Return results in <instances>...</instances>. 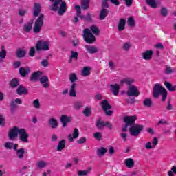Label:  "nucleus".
Here are the masks:
<instances>
[{
    "label": "nucleus",
    "instance_id": "nucleus-17",
    "mask_svg": "<svg viewBox=\"0 0 176 176\" xmlns=\"http://www.w3.org/2000/svg\"><path fill=\"white\" fill-rule=\"evenodd\" d=\"M142 56L144 60H146L147 61H149L150 60H152V56H153V50L145 51L142 54Z\"/></svg>",
    "mask_w": 176,
    "mask_h": 176
},
{
    "label": "nucleus",
    "instance_id": "nucleus-48",
    "mask_svg": "<svg viewBox=\"0 0 176 176\" xmlns=\"http://www.w3.org/2000/svg\"><path fill=\"white\" fill-rule=\"evenodd\" d=\"M176 72V69H173L171 67L167 66L164 70V73L167 75H170V74H173Z\"/></svg>",
    "mask_w": 176,
    "mask_h": 176
},
{
    "label": "nucleus",
    "instance_id": "nucleus-5",
    "mask_svg": "<svg viewBox=\"0 0 176 176\" xmlns=\"http://www.w3.org/2000/svg\"><path fill=\"white\" fill-rule=\"evenodd\" d=\"M136 120L137 116H135L124 117L123 121L126 124L122 128V131H127V129H129V127L134 126Z\"/></svg>",
    "mask_w": 176,
    "mask_h": 176
},
{
    "label": "nucleus",
    "instance_id": "nucleus-62",
    "mask_svg": "<svg viewBox=\"0 0 176 176\" xmlns=\"http://www.w3.org/2000/svg\"><path fill=\"white\" fill-rule=\"evenodd\" d=\"M157 126H160V124H162L163 126L166 125V124H168V123L167 122V121L166 120H160L157 123Z\"/></svg>",
    "mask_w": 176,
    "mask_h": 176
},
{
    "label": "nucleus",
    "instance_id": "nucleus-21",
    "mask_svg": "<svg viewBox=\"0 0 176 176\" xmlns=\"http://www.w3.org/2000/svg\"><path fill=\"white\" fill-rule=\"evenodd\" d=\"M110 87L114 96H118V94H119V89H120V86H119V85L118 84L111 85Z\"/></svg>",
    "mask_w": 176,
    "mask_h": 176
},
{
    "label": "nucleus",
    "instance_id": "nucleus-14",
    "mask_svg": "<svg viewBox=\"0 0 176 176\" xmlns=\"http://www.w3.org/2000/svg\"><path fill=\"white\" fill-rule=\"evenodd\" d=\"M40 83L43 85V87L44 89H47L50 87V85L49 84V77L47 76H43L40 77Z\"/></svg>",
    "mask_w": 176,
    "mask_h": 176
},
{
    "label": "nucleus",
    "instance_id": "nucleus-9",
    "mask_svg": "<svg viewBox=\"0 0 176 176\" xmlns=\"http://www.w3.org/2000/svg\"><path fill=\"white\" fill-rule=\"evenodd\" d=\"M23 104V100L21 98H16L14 100H12L10 104L11 115H14L16 111H17V105Z\"/></svg>",
    "mask_w": 176,
    "mask_h": 176
},
{
    "label": "nucleus",
    "instance_id": "nucleus-58",
    "mask_svg": "<svg viewBox=\"0 0 176 176\" xmlns=\"http://www.w3.org/2000/svg\"><path fill=\"white\" fill-rule=\"evenodd\" d=\"M29 56H30V57H34V56H35V47H32L30 48L29 52Z\"/></svg>",
    "mask_w": 176,
    "mask_h": 176
},
{
    "label": "nucleus",
    "instance_id": "nucleus-54",
    "mask_svg": "<svg viewBox=\"0 0 176 176\" xmlns=\"http://www.w3.org/2000/svg\"><path fill=\"white\" fill-rule=\"evenodd\" d=\"M4 148H6V149H12V148H13V142H6L4 144Z\"/></svg>",
    "mask_w": 176,
    "mask_h": 176
},
{
    "label": "nucleus",
    "instance_id": "nucleus-3",
    "mask_svg": "<svg viewBox=\"0 0 176 176\" xmlns=\"http://www.w3.org/2000/svg\"><path fill=\"white\" fill-rule=\"evenodd\" d=\"M50 2H54L50 6V10L53 12H57L59 16H63L67 12V3L63 0H50Z\"/></svg>",
    "mask_w": 176,
    "mask_h": 176
},
{
    "label": "nucleus",
    "instance_id": "nucleus-25",
    "mask_svg": "<svg viewBox=\"0 0 176 176\" xmlns=\"http://www.w3.org/2000/svg\"><path fill=\"white\" fill-rule=\"evenodd\" d=\"M76 83H72L70 89L69 91V94L70 97H76Z\"/></svg>",
    "mask_w": 176,
    "mask_h": 176
},
{
    "label": "nucleus",
    "instance_id": "nucleus-41",
    "mask_svg": "<svg viewBox=\"0 0 176 176\" xmlns=\"http://www.w3.org/2000/svg\"><path fill=\"white\" fill-rule=\"evenodd\" d=\"M90 171H91V168L89 167V168H88V170H78L77 175L87 176L90 173Z\"/></svg>",
    "mask_w": 176,
    "mask_h": 176
},
{
    "label": "nucleus",
    "instance_id": "nucleus-39",
    "mask_svg": "<svg viewBox=\"0 0 176 176\" xmlns=\"http://www.w3.org/2000/svg\"><path fill=\"white\" fill-rule=\"evenodd\" d=\"M82 76H89L90 75V67H85L81 72Z\"/></svg>",
    "mask_w": 176,
    "mask_h": 176
},
{
    "label": "nucleus",
    "instance_id": "nucleus-29",
    "mask_svg": "<svg viewBox=\"0 0 176 176\" xmlns=\"http://www.w3.org/2000/svg\"><path fill=\"white\" fill-rule=\"evenodd\" d=\"M90 8V0L81 1V9L82 10H87Z\"/></svg>",
    "mask_w": 176,
    "mask_h": 176
},
{
    "label": "nucleus",
    "instance_id": "nucleus-13",
    "mask_svg": "<svg viewBox=\"0 0 176 176\" xmlns=\"http://www.w3.org/2000/svg\"><path fill=\"white\" fill-rule=\"evenodd\" d=\"M43 74V72L41 71H37L33 73L30 78V82H38V80H40L41 76Z\"/></svg>",
    "mask_w": 176,
    "mask_h": 176
},
{
    "label": "nucleus",
    "instance_id": "nucleus-57",
    "mask_svg": "<svg viewBox=\"0 0 176 176\" xmlns=\"http://www.w3.org/2000/svg\"><path fill=\"white\" fill-rule=\"evenodd\" d=\"M75 9L76 10V14L78 17V16H80V14H82V10L80 9V6H75Z\"/></svg>",
    "mask_w": 176,
    "mask_h": 176
},
{
    "label": "nucleus",
    "instance_id": "nucleus-40",
    "mask_svg": "<svg viewBox=\"0 0 176 176\" xmlns=\"http://www.w3.org/2000/svg\"><path fill=\"white\" fill-rule=\"evenodd\" d=\"M47 162L43 160L38 161L36 164L37 168H45V167H47Z\"/></svg>",
    "mask_w": 176,
    "mask_h": 176
},
{
    "label": "nucleus",
    "instance_id": "nucleus-31",
    "mask_svg": "<svg viewBox=\"0 0 176 176\" xmlns=\"http://www.w3.org/2000/svg\"><path fill=\"white\" fill-rule=\"evenodd\" d=\"M27 54V51L22 49H18L16 52V56L18 58H23Z\"/></svg>",
    "mask_w": 176,
    "mask_h": 176
},
{
    "label": "nucleus",
    "instance_id": "nucleus-10",
    "mask_svg": "<svg viewBox=\"0 0 176 176\" xmlns=\"http://www.w3.org/2000/svg\"><path fill=\"white\" fill-rule=\"evenodd\" d=\"M36 49L38 52L41 50L47 51L49 50V43L47 41H38L36 44Z\"/></svg>",
    "mask_w": 176,
    "mask_h": 176
},
{
    "label": "nucleus",
    "instance_id": "nucleus-30",
    "mask_svg": "<svg viewBox=\"0 0 176 176\" xmlns=\"http://www.w3.org/2000/svg\"><path fill=\"white\" fill-rule=\"evenodd\" d=\"M101 107L103 109V111H108V109H111L112 107L111 105H109V103L108 102V100H102L100 102Z\"/></svg>",
    "mask_w": 176,
    "mask_h": 176
},
{
    "label": "nucleus",
    "instance_id": "nucleus-61",
    "mask_svg": "<svg viewBox=\"0 0 176 176\" xmlns=\"http://www.w3.org/2000/svg\"><path fill=\"white\" fill-rule=\"evenodd\" d=\"M86 138H80L78 140H77V144H79V145L85 144V142H86Z\"/></svg>",
    "mask_w": 176,
    "mask_h": 176
},
{
    "label": "nucleus",
    "instance_id": "nucleus-35",
    "mask_svg": "<svg viewBox=\"0 0 176 176\" xmlns=\"http://www.w3.org/2000/svg\"><path fill=\"white\" fill-rule=\"evenodd\" d=\"M96 126L99 130H104V127H105V122L98 120L96 122Z\"/></svg>",
    "mask_w": 176,
    "mask_h": 176
},
{
    "label": "nucleus",
    "instance_id": "nucleus-55",
    "mask_svg": "<svg viewBox=\"0 0 176 176\" xmlns=\"http://www.w3.org/2000/svg\"><path fill=\"white\" fill-rule=\"evenodd\" d=\"M161 14L164 16V17H166L168 15V10L166 8H162L161 9Z\"/></svg>",
    "mask_w": 176,
    "mask_h": 176
},
{
    "label": "nucleus",
    "instance_id": "nucleus-33",
    "mask_svg": "<svg viewBox=\"0 0 176 176\" xmlns=\"http://www.w3.org/2000/svg\"><path fill=\"white\" fill-rule=\"evenodd\" d=\"M146 2L148 6H151L153 9L157 8V0H146Z\"/></svg>",
    "mask_w": 176,
    "mask_h": 176
},
{
    "label": "nucleus",
    "instance_id": "nucleus-51",
    "mask_svg": "<svg viewBox=\"0 0 176 176\" xmlns=\"http://www.w3.org/2000/svg\"><path fill=\"white\" fill-rule=\"evenodd\" d=\"M127 131H122V133H120V137L122 140H123L124 142H126L127 141V137H129V135L126 133Z\"/></svg>",
    "mask_w": 176,
    "mask_h": 176
},
{
    "label": "nucleus",
    "instance_id": "nucleus-37",
    "mask_svg": "<svg viewBox=\"0 0 176 176\" xmlns=\"http://www.w3.org/2000/svg\"><path fill=\"white\" fill-rule=\"evenodd\" d=\"M31 30H32V22H28L25 23L23 26V31H25V32H30Z\"/></svg>",
    "mask_w": 176,
    "mask_h": 176
},
{
    "label": "nucleus",
    "instance_id": "nucleus-38",
    "mask_svg": "<svg viewBox=\"0 0 176 176\" xmlns=\"http://www.w3.org/2000/svg\"><path fill=\"white\" fill-rule=\"evenodd\" d=\"M19 85H20V82L17 78H13L10 82V85L11 86V87H12V89L17 87Z\"/></svg>",
    "mask_w": 176,
    "mask_h": 176
},
{
    "label": "nucleus",
    "instance_id": "nucleus-19",
    "mask_svg": "<svg viewBox=\"0 0 176 176\" xmlns=\"http://www.w3.org/2000/svg\"><path fill=\"white\" fill-rule=\"evenodd\" d=\"M48 124L51 129H58V121L56 118H50L48 120Z\"/></svg>",
    "mask_w": 176,
    "mask_h": 176
},
{
    "label": "nucleus",
    "instance_id": "nucleus-46",
    "mask_svg": "<svg viewBox=\"0 0 176 176\" xmlns=\"http://www.w3.org/2000/svg\"><path fill=\"white\" fill-rule=\"evenodd\" d=\"M124 83H126V85H127L128 86H134V82H135V80H134V78H124Z\"/></svg>",
    "mask_w": 176,
    "mask_h": 176
},
{
    "label": "nucleus",
    "instance_id": "nucleus-20",
    "mask_svg": "<svg viewBox=\"0 0 176 176\" xmlns=\"http://www.w3.org/2000/svg\"><path fill=\"white\" fill-rule=\"evenodd\" d=\"M19 72L21 75V76H23V78L27 76L30 72H31V70L29 69V67H20Z\"/></svg>",
    "mask_w": 176,
    "mask_h": 176
},
{
    "label": "nucleus",
    "instance_id": "nucleus-15",
    "mask_svg": "<svg viewBox=\"0 0 176 176\" xmlns=\"http://www.w3.org/2000/svg\"><path fill=\"white\" fill-rule=\"evenodd\" d=\"M85 47L86 52L90 54L98 53V47H97L96 45H85Z\"/></svg>",
    "mask_w": 176,
    "mask_h": 176
},
{
    "label": "nucleus",
    "instance_id": "nucleus-8",
    "mask_svg": "<svg viewBox=\"0 0 176 176\" xmlns=\"http://www.w3.org/2000/svg\"><path fill=\"white\" fill-rule=\"evenodd\" d=\"M126 94L129 97H138L140 96V90L135 85H130L128 87Z\"/></svg>",
    "mask_w": 176,
    "mask_h": 176
},
{
    "label": "nucleus",
    "instance_id": "nucleus-36",
    "mask_svg": "<svg viewBox=\"0 0 176 176\" xmlns=\"http://www.w3.org/2000/svg\"><path fill=\"white\" fill-rule=\"evenodd\" d=\"M164 85L166 86V89L169 90V91H175L176 90V85L173 86V85H171V83L169 82L165 81Z\"/></svg>",
    "mask_w": 176,
    "mask_h": 176
},
{
    "label": "nucleus",
    "instance_id": "nucleus-52",
    "mask_svg": "<svg viewBox=\"0 0 176 176\" xmlns=\"http://www.w3.org/2000/svg\"><path fill=\"white\" fill-rule=\"evenodd\" d=\"M94 137L96 138V140H98V141H101L102 138V135L100 132H96L94 133Z\"/></svg>",
    "mask_w": 176,
    "mask_h": 176
},
{
    "label": "nucleus",
    "instance_id": "nucleus-16",
    "mask_svg": "<svg viewBox=\"0 0 176 176\" xmlns=\"http://www.w3.org/2000/svg\"><path fill=\"white\" fill-rule=\"evenodd\" d=\"M79 137V130L78 128H75L73 134H69L67 138L70 142H74V140H76Z\"/></svg>",
    "mask_w": 176,
    "mask_h": 176
},
{
    "label": "nucleus",
    "instance_id": "nucleus-2",
    "mask_svg": "<svg viewBox=\"0 0 176 176\" xmlns=\"http://www.w3.org/2000/svg\"><path fill=\"white\" fill-rule=\"evenodd\" d=\"M41 4L34 3V6L33 8V16L34 17H38L36 20L34 25L33 26V32L34 34H39L42 28L43 27V20H45V15L43 14H41Z\"/></svg>",
    "mask_w": 176,
    "mask_h": 176
},
{
    "label": "nucleus",
    "instance_id": "nucleus-60",
    "mask_svg": "<svg viewBox=\"0 0 176 176\" xmlns=\"http://www.w3.org/2000/svg\"><path fill=\"white\" fill-rule=\"evenodd\" d=\"M86 17H87V21H91V19L94 17V14L91 13H87L86 15Z\"/></svg>",
    "mask_w": 176,
    "mask_h": 176
},
{
    "label": "nucleus",
    "instance_id": "nucleus-56",
    "mask_svg": "<svg viewBox=\"0 0 176 176\" xmlns=\"http://www.w3.org/2000/svg\"><path fill=\"white\" fill-rule=\"evenodd\" d=\"M109 67L111 71H115V69L116 68L115 63H113L112 60L109 61Z\"/></svg>",
    "mask_w": 176,
    "mask_h": 176
},
{
    "label": "nucleus",
    "instance_id": "nucleus-26",
    "mask_svg": "<svg viewBox=\"0 0 176 176\" xmlns=\"http://www.w3.org/2000/svg\"><path fill=\"white\" fill-rule=\"evenodd\" d=\"M126 28V19H121L118 25V31H123Z\"/></svg>",
    "mask_w": 176,
    "mask_h": 176
},
{
    "label": "nucleus",
    "instance_id": "nucleus-47",
    "mask_svg": "<svg viewBox=\"0 0 176 176\" xmlns=\"http://www.w3.org/2000/svg\"><path fill=\"white\" fill-rule=\"evenodd\" d=\"M127 23H128V25H129V27H132V28L135 27V21H134V18L133 16H130L128 19Z\"/></svg>",
    "mask_w": 176,
    "mask_h": 176
},
{
    "label": "nucleus",
    "instance_id": "nucleus-4",
    "mask_svg": "<svg viewBox=\"0 0 176 176\" xmlns=\"http://www.w3.org/2000/svg\"><path fill=\"white\" fill-rule=\"evenodd\" d=\"M160 96H162V101H165L167 99V90L160 83H157L153 88V97L159 98Z\"/></svg>",
    "mask_w": 176,
    "mask_h": 176
},
{
    "label": "nucleus",
    "instance_id": "nucleus-43",
    "mask_svg": "<svg viewBox=\"0 0 176 176\" xmlns=\"http://www.w3.org/2000/svg\"><path fill=\"white\" fill-rule=\"evenodd\" d=\"M122 49L124 52H129L130 49H131V43L130 42H125L122 45Z\"/></svg>",
    "mask_w": 176,
    "mask_h": 176
},
{
    "label": "nucleus",
    "instance_id": "nucleus-7",
    "mask_svg": "<svg viewBox=\"0 0 176 176\" xmlns=\"http://www.w3.org/2000/svg\"><path fill=\"white\" fill-rule=\"evenodd\" d=\"M82 36L87 43H94L96 42V36H94V34L89 29H85L83 30Z\"/></svg>",
    "mask_w": 176,
    "mask_h": 176
},
{
    "label": "nucleus",
    "instance_id": "nucleus-27",
    "mask_svg": "<svg viewBox=\"0 0 176 176\" xmlns=\"http://www.w3.org/2000/svg\"><path fill=\"white\" fill-rule=\"evenodd\" d=\"M108 13H109V11L107 8H102L100 10V14H99V19L100 20H104L107 16H108Z\"/></svg>",
    "mask_w": 176,
    "mask_h": 176
},
{
    "label": "nucleus",
    "instance_id": "nucleus-18",
    "mask_svg": "<svg viewBox=\"0 0 176 176\" xmlns=\"http://www.w3.org/2000/svg\"><path fill=\"white\" fill-rule=\"evenodd\" d=\"M16 94L19 96H23V94L27 96L28 94V89L21 85L16 89Z\"/></svg>",
    "mask_w": 176,
    "mask_h": 176
},
{
    "label": "nucleus",
    "instance_id": "nucleus-24",
    "mask_svg": "<svg viewBox=\"0 0 176 176\" xmlns=\"http://www.w3.org/2000/svg\"><path fill=\"white\" fill-rule=\"evenodd\" d=\"M25 153V149L21 148L16 151V156L18 159H24V154Z\"/></svg>",
    "mask_w": 176,
    "mask_h": 176
},
{
    "label": "nucleus",
    "instance_id": "nucleus-53",
    "mask_svg": "<svg viewBox=\"0 0 176 176\" xmlns=\"http://www.w3.org/2000/svg\"><path fill=\"white\" fill-rule=\"evenodd\" d=\"M41 65L42 67H44L45 68H47V67H49V60L48 59H43L41 62Z\"/></svg>",
    "mask_w": 176,
    "mask_h": 176
},
{
    "label": "nucleus",
    "instance_id": "nucleus-50",
    "mask_svg": "<svg viewBox=\"0 0 176 176\" xmlns=\"http://www.w3.org/2000/svg\"><path fill=\"white\" fill-rule=\"evenodd\" d=\"M33 107L36 109H39L41 108V103L39 102V99H36L33 101Z\"/></svg>",
    "mask_w": 176,
    "mask_h": 176
},
{
    "label": "nucleus",
    "instance_id": "nucleus-1",
    "mask_svg": "<svg viewBox=\"0 0 176 176\" xmlns=\"http://www.w3.org/2000/svg\"><path fill=\"white\" fill-rule=\"evenodd\" d=\"M8 137L10 141H14V140L19 138L21 142L28 144L30 134H28V132H27L25 129L14 126L9 130Z\"/></svg>",
    "mask_w": 176,
    "mask_h": 176
},
{
    "label": "nucleus",
    "instance_id": "nucleus-59",
    "mask_svg": "<svg viewBox=\"0 0 176 176\" xmlns=\"http://www.w3.org/2000/svg\"><path fill=\"white\" fill-rule=\"evenodd\" d=\"M78 56H79V54H78V52L72 51L71 58H74L75 60H78Z\"/></svg>",
    "mask_w": 176,
    "mask_h": 176
},
{
    "label": "nucleus",
    "instance_id": "nucleus-64",
    "mask_svg": "<svg viewBox=\"0 0 176 176\" xmlns=\"http://www.w3.org/2000/svg\"><path fill=\"white\" fill-rule=\"evenodd\" d=\"M0 126H5V117L0 115Z\"/></svg>",
    "mask_w": 176,
    "mask_h": 176
},
{
    "label": "nucleus",
    "instance_id": "nucleus-49",
    "mask_svg": "<svg viewBox=\"0 0 176 176\" xmlns=\"http://www.w3.org/2000/svg\"><path fill=\"white\" fill-rule=\"evenodd\" d=\"M144 106L147 107V108H151L152 107V100L150 98H146L143 102Z\"/></svg>",
    "mask_w": 176,
    "mask_h": 176
},
{
    "label": "nucleus",
    "instance_id": "nucleus-32",
    "mask_svg": "<svg viewBox=\"0 0 176 176\" xmlns=\"http://www.w3.org/2000/svg\"><path fill=\"white\" fill-rule=\"evenodd\" d=\"M6 58V50H5V47H1V51L0 52V63H3V60Z\"/></svg>",
    "mask_w": 176,
    "mask_h": 176
},
{
    "label": "nucleus",
    "instance_id": "nucleus-34",
    "mask_svg": "<svg viewBox=\"0 0 176 176\" xmlns=\"http://www.w3.org/2000/svg\"><path fill=\"white\" fill-rule=\"evenodd\" d=\"M82 113L86 118H90V116H91V107H86Z\"/></svg>",
    "mask_w": 176,
    "mask_h": 176
},
{
    "label": "nucleus",
    "instance_id": "nucleus-42",
    "mask_svg": "<svg viewBox=\"0 0 176 176\" xmlns=\"http://www.w3.org/2000/svg\"><path fill=\"white\" fill-rule=\"evenodd\" d=\"M83 103L80 101H76L74 102V108L76 109V111H79L80 108H83Z\"/></svg>",
    "mask_w": 176,
    "mask_h": 176
},
{
    "label": "nucleus",
    "instance_id": "nucleus-22",
    "mask_svg": "<svg viewBox=\"0 0 176 176\" xmlns=\"http://www.w3.org/2000/svg\"><path fill=\"white\" fill-rule=\"evenodd\" d=\"M125 166L127 167V168H133L134 167V164L135 163L134 162V160L131 158H127L124 160Z\"/></svg>",
    "mask_w": 176,
    "mask_h": 176
},
{
    "label": "nucleus",
    "instance_id": "nucleus-45",
    "mask_svg": "<svg viewBox=\"0 0 176 176\" xmlns=\"http://www.w3.org/2000/svg\"><path fill=\"white\" fill-rule=\"evenodd\" d=\"M90 30L93 32V34H94V35H98V34H100V29H98V27L95 25L91 26Z\"/></svg>",
    "mask_w": 176,
    "mask_h": 176
},
{
    "label": "nucleus",
    "instance_id": "nucleus-12",
    "mask_svg": "<svg viewBox=\"0 0 176 176\" xmlns=\"http://www.w3.org/2000/svg\"><path fill=\"white\" fill-rule=\"evenodd\" d=\"M71 120H72V117L66 115H62L60 118L63 127H67V124H68V123H71Z\"/></svg>",
    "mask_w": 176,
    "mask_h": 176
},
{
    "label": "nucleus",
    "instance_id": "nucleus-44",
    "mask_svg": "<svg viewBox=\"0 0 176 176\" xmlns=\"http://www.w3.org/2000/svg\"><path fill=\"white\" fill-rule=\"evenodd\" d=\"M69 79L72 83H74V82H76L78 80V76H76V74L75 73H71L69 75Z\"/></svg>",
    "mask_w": 176,
    "mask_h": 176
},
{
    "label": "nucleus",
    "instance_id": "nucleus-23",
    "mask_svg": "<svg viewBox=\"0 0 176 176\" xmlns=\"http://www.w3.org/2000/svg\"><path fill=\"white\" fill-rule=\"evenodd\" d=\"M65 140H60L58 143V145L56 146V151L58 152H61L62 151H63V149L65 148Z\"/></svg>",
    "mask_w": 176,
    "mask_h": 176
},
{
    "label": "nucleus",
    "instance_id": "nucleus-6",
    "mask_svg": "<svg viewBox=\"0 0 176 176\" xmlns=\"http://www.w3.org/2000/svg\"><path fill=\"white\" fill-rule=\"evenodd\" d=\"M142 130H144V126L140 124H134L129 129V131L132 137H138Z\"/></svg>",
    "mask_w": 176,
    "mask_h": 176
},
{
    "label": "nucleus",
    "instance_id": "nucleus-63",
    "mask_svg": "<svg viewBox=\"0 0 176 176\" xmlns=\"http://www.w3.org/2000/svg\"><path fill=\"white\" fill-rule=\"evenodd\" d=\"M104 126H106L109 130H112V129L113 128L112 123L109 122H105Z\"/></svg>",
    "mask_w": 176,
    "mask_h": 176
},
{
    "label": "nucleus",
    "instance_id": "nucleus-11",
    "mask_svg": "<svg viewBox=\"0 0 176 176\" xmlns=\"http://www.w3.org/2000/svg\"><path fill=\"white\" fill-rule=\"evenodd\" d=\"M158 144L159 140L157 139V138H153V142L146 143V144L144 145V148H146V149H155L156 148V145H157Z\"/></svg>",
    "mask_w": 176,
    "mask_h": 176
},
{
    "label": "nucleus",
    "instance_id": "nucleus-28",
    "mask_svg": "<svg viewBox=\"0 0 176 176\" xmlns=\"http://www.w3.org/2000/svg\"><path fill=\"white\" fill-rule=\"evenodd\" d=\"M108 152V150L105 148L104 147H100L97 149L96 151V155L98 156V157H102L105 153Z\"/></svg>",
    "mask_w": 176,
    "mask_h": 176
}]
</instances>
